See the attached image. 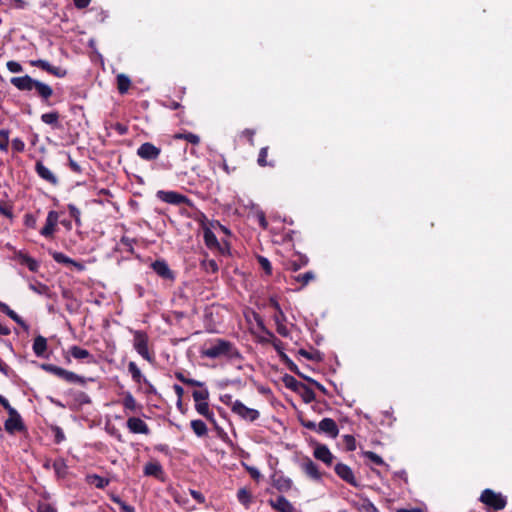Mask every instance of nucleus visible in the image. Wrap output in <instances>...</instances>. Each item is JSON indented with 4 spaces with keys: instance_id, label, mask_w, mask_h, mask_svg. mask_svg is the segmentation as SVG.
<instances>
[{
    "instance_id": "1",
    "label": "nucleus",
    "mask_w": 512,
    "mask_h": 512,
    "mask_svg": "<svg viewBox=\"0 0 512 512\" xmlns=\"http://www.w3.org/2000/svg\"><path fill=\"white\" fill-rule=\"evenodd\" d=\"M203 357L217 359L224 357L228 360H242V355L238 348L230 341L216 338L206 343V347L201 352Z\"/></svg>"
},
{
    "instance_id": "2",
    "label": "nucleus",
    "mask_w": 512,
    "mask_h": 512,
    "mask_svg": "<svg viewBox=\"0 0 512 512\" xmlns=\"http://www.w3.org/2000/svg\"><path fill=\"white\" fill-rule=\"evenodd\" d=\"M40 368L68 384H76L85 387L88 382L94 381L93 378H86L54 364L42 363L40 364Z\"/></svg>"
},
{
    "instance_id": "3",
    "label": "nucleus",
    "mask_w": 512,
    "mask_h": 512,
    "mask_svg": "<svg viewBox=\"0 0 512 512\" xmlns=\"http://www.w3.org/2000/svg\"><path fill=\"white\" fill-rule=\"evenodd\" d=\"M133 333V347L136 352L145 360L152 363L154 361V354L149 351L148 343L149 337L145 331L134 330Z\"/></svg>"
},
{
    "instance_id": "4",
    "label": "nucleus",
    "mask_w": 512,
    "mask_h": 512,
    "mask_svg": "<svg viewBox=\"0 0 512 512\" xmlns=\"http://www.w3.org/2000/svg\"><path fill=\"white\" fill-rule=\"evenodd\" d=\"M480 501L489 509L494 511L502 510L507 505V499L505 496L488 488L482 491L480 495Z\"/></svg>"
},
{
    "instance_id": "5",
    "label": "nucleus",
    "mask_w": 512,
    "mask_h": 512,
    "mask_svg": "<svg viewBox=\"0 0 512 512\" xmlns=\"http://www.w3.org/2000/svg\"><path fill=\"white\" fill-rule=\"evenodd\" d=\"M34 91L40 98L42 105L46 107L53 106L57 100H55V93L53 89L46 83L34 79Z\"/></svg>"
},
{
    "instance_id": "6",
    "label": "nucleus",
    "mask_w": 512,
    "mask_h": 512,
    "mask_svg": "<svg viewBox=\"0 0 512 512\" xmlns=\"http://www.w3.org/2000/svg\"><path fill=\"white\" fill-rule=\"evenodd\" d=\"M156 196L161 201L172 204V205H182L185 204L189 207L193 206L192 201L186 196L176 191H164L159 190L156 193Z\"/></svg>"
},
{
    "instance_id": "7",
    "label": "nucleus",
    "mask_w": 512,
    "mask_h": 512,
    "mask_svg": "<svg viewBox=\"0 0 512 512\" xmlns=\"http://www.w3.org/2000/svg\"><path fill=\"white\" fill-rule=\"evenodd\" d=\"M231 410L241 419L249 422H254L260 417V413L258 410L247 407L240 400H235L232 403Z\"/></svg>"
},
{
    "instance_id": "8",
    "label": "nucleus",
    "mask_w": 512,
    "mask_h": 512,
    "mask_svg": "<svg viewBox=\"0 0 512 512\" xmlns=\"http://www.w3.org/2000/svg\"><path fill=\"white\" fill-rule=\"evenodd\" d=\"M161 153V149L151 142H145L137 149V155L145 161L156 160Z\"/></svg>"
},
{
    "instance_id": "9",
    "label": "nucleus",
    "mask_w": 512,
    "mask_h": 512,
    "mask_svg": "<svg viewBox=\"0 0 512 512\" xmlns=\"http://www.w3.org/2000/svg\"><path fill=\"white\" fill-rule=\"evenodd\" d=\"M152 270L162 279L174 281L175 274L164 259H157L151 263Z\"/></svg>"
},
{
    "instance_id": "10",
    "label": "nucleus",
    "mask_w": 512,
    "mask_h": 512,
    "mask_svg": "<svg viewBox=\"0 0 512 512\" xmlns=\"http://www.w3.org/2000/svg\"><path fill=\"white\" fill-rule=\"evenodd\" d=\"M34 67H37L57 78H64L67 75V70L60 67L51 65L48 61L38 59L34 60Z\"/></svg>"
},
{
    "instance_id": "11",
    "label": "nucleus",
    "mask_w": 512,
    "mask_h": 512,
    "mask_svg": "<svg viewBox=\"0 0 512 512\" xmlns=\"http://www.w3.org/2000/svg\"><path fill=\"white\" fill-rule=\"evenodd\" d=\"M35 494H38L41 498L38 500L37 512H58L56 504L52 501L49 493L43 491L38 492L34 490Z\"/></svg>"
},
{
    "instance_id": "12",
    "label": "nucleus",
    "mask_w": 512,
    "mask_h": 512,
    "mask_svg": "<svg viewBox=\"0 0 512 512\" xmlns=\"http://www.w3.org/2000/svg\"><path fill=\"white\" fill-rule=\"evenodd\" d=\"M301 470L307 477L314 481H321L323 474L319 471L316 463L310 458L306 457L300 464Z\"/></svg>"
},
{
    "instance_id": "13",
    "label": "nucleus",
    "mask_w": 512,
    "mask_h": 512,
    "mask_svg": "<svg viewBox=\"0 0 512 512\" xmlns=\"http://www.w3.org/2000/svg\"><path fill=\"white\" fill-rule=\"evenodd\" d=\"M272 486L279 492H288L292 488V480L284 476L281 472H275L271 476Z\"/></svg>"
},
{
    "instance_id": "14",
    "label": "nucleus",
    "mask_w": 512,
    "mask_h": 512,
    "mask_svg": "<svg viewBox=\"0 0 512 512\" xmlns=\"http://www.w3.org/2000/svg\"><path fill=\"white\" fill-rule=\"evenodd\" d=\"M335 473L342 479L344 480L345 482H347L348 484L354 486V487H357L358 486V483L356 481V478L354 476V473L352 471V469L346 465V464H343V463H338L335 465Z\"/></svg>"
},
{
    "instance_id": "15",
    "label": "nucleus",
    "mask_w": 512,
    "mask_h": 512,
    "mask_svg": "<svg viewBox=\"0 0 512 512\" xmlns=\"http://www.w3.org/2000/svg\"><path fill=\"white\" fill-rule=\"evenodd\" d=\"M58 213L50 211L47 215L44 227L40 230V234L45 238H52L58 223Z\"/></svg>"
},
{
    "instance_id": "16",
    "label": "nucleus",
    "mask_w": 512,
    "mask_h": 512,
    "mask_svg": "<svg viewBox=\"0 0 512 512\" xmlns=\"http://www.w3.org/2000/svg\"><path fill=\"white\" fill-rule=\"evenodd\" d=\"M317 432L324 433L331 438H336L339 434V429L332 418H323L318 424Z\"/></svg>"
},
{
    "instance_id": "17",
    "label": "nucleus",
    "mask_w": 512,
    "mask_h": 512,
    "mask_svg": "<svg viewBox=\"0 0 512 512\" xmlns=\"http://www.w3.org/2000/svg\"><path fill=\"white\" fill-rule=\"evenodd\" d=\"M126 425L131 433L145 435H148L150 433L148 425L141 418L130 417L126 422Z\"/></svg>"
},
{
    "instance_id": "18",
    "label": "nucleus",
    "mask_w": 512,
    "mask_h": 512,
    "mask_svg": "<svg viewBox=\"0 0 512 512\" xmlns=\"http://www.w3.org/2000/svg\"><path fill=\"white\" fill-rule=\"evenodd\" d=\"M4 427L5 430L10 434H14L15 432H27V428L24 425L18 412L16 415L9 416V418L5 421Z\"/></svg>"
},
{
    "instance_id": "19",
    "label": "nucleus",
    "mask_w": 512,
    "mask_h": 512,
    "mask_svg": "<svg viewBox=\"0 0 512 512\" xmlns=\"http://www.w3.org/2000/svg\"><path fill=\"white\" fill-rule=\"evenodd\" d=\"M143 473L145 476H152L160 481L165 480V472L163 470V467L157 461H150L146 463L143 469Z\"/></svg>"
},
{
    "instance_id": "20",
    "label": "nucleus",
    "mask_w": 512,
    "mask_h": 512,
    "mask_svg": "<svg viewBox=\"0 0 512 512\" xmlns=\"http://www.w3.org/2000/svg\"><path fill=\"white\" fill-rule=\"evenodd\" d=\"M268 503L278 512H295V508L291 502L282 495H279L274 499H269Z\"/></svg>"
},
{
    "instance_id": "21",
    "label": "nucleus",
    "mask_w": 512,
    "mask_h": 512,
    "mask_svg": "<svg viewBox=\"0 0 512 512\" xmlns=\"http://www.w3.org/2000/svg\"><path fill=\"white\" fill-rule=\"evenodd\" d=\"M70 355L78 360H86V363H94L95 358L94 356L87 350L80 346L73 345L69 348Z\"/></svg>"
},
{
    "instance_id": "22",
    "label": "nucleus",
    "mask_w": 512,
    "mask_h": 512,
    "mask_svg": "<svg viewBox=\"0 0 512 512\" xmlns=\"http://www.w3.org/2000/svg\"><path fill=\"white\" fill-rule=\"evenodd\" d=\"M52 257L59 264L72 265L77 271H83L85 269L83 263L73 260L62 252H53Z\"/></svg>"
},
{
    "instance_id": "23",
    "label": "nucleus",
    "mask_w": 512,
    "mask_h": 512,
    "mask_svg": "<svg viewBox=\"0 0 512 512\" xmlns=\"http://www.w3.org/2000/svg\"><path fill=\"white\" fill-rule=\"evenodd\" d=\"M314 457L322 462H324L326 465H331L334 459V456L328 449L326 445L318 444L316 448L314 449Z\"/></svg>"
},
{
    "instance_id": "24",
    "label": "nucleus",
    "mask_w": 512,
    "mask_h": 512,
    "mask_svg": "<svg viewBox=\"0 0 512 512\" xmlns=\"http://www.w3.org/2000/svg\"><path fill=\"white\" fill-rule=\"evenodd\" d=\"M35 169L37 174L48 183L52 185H56L58 183V179L54 175V173L49 168L44 166V164L41 161H37Z\"/></svg>"
},
{
    "instance_id": "25",
    "label": "nucleus",
    "mask_w": 512,
    "mask_h": 512,
    "mask_svg": "<svg viewBox=\"0 0 512 512\" xmlns=\"http://www.w3.org/2000/svg\"><path fill=\"white\" fill-rule=\"evenodd\" d=\"M195 410L197 411L198 414L205 417L210 423H212L216 428H218L214 417V413L209 408L208 401L195 403Z\"/></svg>"
},
{
    "instance_id": "26",
    "label": "nucleus",
    "mask_w": 512,
    "mask_h": 512,
    "mask_svg": "<svg viewBox=\"0 0 512 512\" xmlns=\"http://www.w3.org/2000/svg\"><path fill=\"white\" fill-rule=\"evenodd\" d=\"M34 354L38 357H48L47 339L41 335L34 337Z\"/></svg>"
},
{
    "instance_id": "27",
    "label": "nucleus",
    "mask_w": 512,
    "mask_h": 512,
    "mask_svg": "<svg viewBox=\"0 0 512 512\" xmlns=\"http://www.w3.org/2000/svg\"><path fill=\"white\" fill-rule=\"evenodd\" d=\"M295 256H296V259H291L287 263V269H290L294 272L307 266L309 263V258L306 255L297 253Z\"/></svg>"
},
{
    "instance_id": "28",
    "label": "nucleus",
    "mask_w": 512,
    "mask_h": 512,
    "mask_svg": "<svg viewBox=\"0 0 512 512\" xmlns=\"http://www.w3.org/2000/svg\"><path fill=\"white\" fill-rule=\"evenodd\" d=\"M67 394L72 397V399L74 400V402L79 405V406H83V405H86V404H90L91 403V398L89 397V395L83 391H78V390H73V389H70Z\"/></svg>"
},
{
    "instance_id": "29",
    "label": "nucleus",
    "mask_w": 512,
    "mask_h": 512,
    "mask_svg": "<svg viewBox=\"0 0 512 512\" xmlns=\"http://www.w3.org/2000/svg\"><path fill=\"white\" fill-rule=\"evenodd\" d=\"M128 372L131 374L132 380L138 385H141L147 379L134 361L128 363Z\"/></svg>"
},
{
    "instance_id": "30",
    "label": "nucleus",
    "mask_w": 512,
    "mask_h": 512,
    "mask_svg": "<svg viewBox=\"0 0 512 512\" xmlns=\"http://www.w3.org/2000/svg\"><path fill=\"white\" fill-rule=\"evenodd\" d=\"M86 482L90 485H94L98 489H104L109 485L110 480L97 474H89L86 476Z\"/></svg>"
},
{
    "instance_id": "31",
    "label": "nucleus",
    "mask_w": 512,
    "mask_h": 512,
    "mask_svg": "<svg viewBox=\"0 0 512 512\" xmlns=\"http://www.w3.org/2000/svg\"><path fill=\"white\" fill-rule=\"evenodd\" d=\"M40 118H41L42 122H44L47 125H50L52 128L59 127L60 114L56 110H53V111H50L47 113H43Z\"/></svg>"
},
{
    "instance_id": "32",
    "label": "nucleus",
    "mask_w": 512,
    "mask_h": 512,
    "mask_svg": "<svg viewBox=\"0 0 512 512\" xmlns=\"http://www.w3.org/2000/svg\"><path fill=\"white\" fill-rule=\"evenodd\" d=\"M11 83L19 90H32V77L25 75L22 77H14Z\"/></svg>"
},
{
    "instance_id": "33",
    "label": "nucleus",
    "mask_w": 512,
    "mask_h": 512,
    "mask_svg": "<svg viewBox=\"0 0 512 512\" xmlns=\"http://www.w3.org/2000/svg\"><path fill=\"white\" fill-rule=\"evenodd\" d=\"M0 311L5 313L11 319H13L16 323L21 325L26 332L29 330V325L23 321L13 310H11L5 303L0 302Z\"/></svg>"
},
{
    "instance_id": "34",
    "label": "nucleus",
    "mask_w": 512,
    "mask_h": 512,
    "mask_svg": "<svg viewBox=\"0 0 512 512\" xmlns=\"http://www.w3.org/2000/svg\"><path fill=\"white\" fill-rule=\"evenodd\" d=\"M316 278L315 273L313 271H307L305 273H301L295 276H292V279L300 284L298 290L306 287L311 281Z\"/></svg>"
},
{
    "instance_id": "35",
    "label": "nucleus",
    "mask_w": 512,
    "mask_h": 512,
    "mask_svg": "<svg viewBox=\"0 0 512 512\" xmlns=\"http://www.w3.org/2000/svg\"><path fill=\"white\" fill-rule=\"evenodd\" d=\"M117 89L119 94L124 95L131 87V79L126 74H118L116 77Z\"/></svg>"
},
{
    "instance_id": "36",
    "label": "nucleus",
    "mask_w": 512,
    "mask_h": 512,
    "mask_svg": "<svg viewBox=\"0 0 512 512\" xmlns=\"http://www.w3.org/2000/svg\"><path fill=\"white\" fill-rule=\"evenodd\" d=\"M203 238H204L205 245L209 249H215L216 247H220V242L218 241L216 235L214 234V232L211 229L206 228L204 230Z\"/></svg>"
},
{
    "instance_id": "37",
    "label": "nucleus",
    "mask_w": 512,
    "mask_h": 512,
    "mask_svg": "<svg viewBox=\"0 0 512 512\" xmlns=\"http://www.w3.org/2000/svg\"><path fill=\"white\" fill-rule=\"evenodd\" d=\"M280 361L287 367L288 370L295 373L302 379L306 377L298 368V366L289 358V356L286 353H281Z\"/></svg>"
},
{
    "instance_id": "38",
    "label": "nucleus",
    "mask_w": 512,
    "mask_h": 512,
    "mask_svg": "<svg viewBox=\"0 0 512 512\" xmlns=\"http://www.w3.org/2000/svg\"><path fill=\"white\" fill-rule=\"evenodd\" d=\"M190 426L193 430V432L198 437H204L207 435L208 429L204 421L200 419H195L190 422Z\"/></svg>"
},
{
    "instance_id": "39",
    "label": "nucleus",
    "mask_w": 512,
    "mask_h": 512,
    "mask_svg": "<svg viewBox=\"0 0 512 512\" xmlns=\"http://www.w3.org/2000/svg\"><path fill=\"white\" fill-rule=\"evenodd\" d=\"M174 140H185L188 143H191L193 145H198L200 143V137L197 134H194L192 132H183V133H176L173 135Z\"/></svg>"
},
{
    "instance_id": "40",
    "label": "nucleus",
    "mask_w": 512,
    "mask_h": 512,
    "mask_svg": "<svg viewBox=\"0 0 512 512\" xmlns=\"http://www.w3.org/2000/svg\"><path fill=\"white\" fill-rule=\"evenodd\" d=\"M122 405L125 410H129L131 412H134L138 409L139 405L137 404L136 399L132 395L131 392L127 391L124 394V398L122 400Z\"/></svg>"
},
{
    "instance_id": "41",
    "label": "nucleus",
    "mask_w": 512,
    "mask_h": 512,
    "mask_svg": "<svg viewBox=\"0 0 512 512\" xmlns=\"http://www.w3.org/2000/svg\"><path fill=\"white\" fill-rule=\"evenodd\" d=\"M283 383L285 385L286 388L290 389L291 391L293 392H296L298 393V391L300 390V388L302 387V385L304 383L298 381L296 378H294L293 376L291 375H288L286 374L284 377H283Z\"/></svg>"
},
{
    "instance_id": "42",
    "label": "nucleus",
    "mask_w": 512,
    "mask_h": 512,
    "mask_svg": "<svg viewBox=\"0 0 512 512\" xmlns=\"http://www.w3.org/2000/svg\"><path fill=\"white\" fill-rule=\"evenodd\" d=\"M268 150H269V147L265 146V147H262L259 151L258 158H257V164L260 167H266V166L274 167L275 166V162L273 160H271V161L267 160Z\"/></svg>"
},
{
    "instance_id": "43",
    "label": "nucleus",
    "mask_w": 512,
    "mask_h": 512,
    "mask_svg": "<svg viewBox=\"0 0 512 512\" xmlns=\"http://www.w3.org/2000/svg\"><path fill=\"white\" fill-rule=\"evenodd\" d=\"M305 403H311L316 399L315 392L306 384H303L298 393Z\"/></svg>"
},
{
    "instance_id": "44",
    "label": "nucleus",
    "mask_w": 512,
    "mask_h": 512,
    "mask_svg": "<svg viewBox=\"0 0 512 512\" xmlns=\"http://www.w3.org/2000/svg\"><path fill=\"white\" fill-rule=\"evenodd\" d=\"M174 375L177 380H179L181 383H183L185 385L193 386V387H203L204 386V382H201V381H198V380H195L192 378H187V377H185L183 372L177 371V372H175Z\"/></svg>"
},
{
    "instance_id": "45",
    "label": "nucleus",
    "mask_w": 512,
    "mask_h": 512,
    "mask_svg": "<svg viewBox=\"0 0 512 512\" xmlns=\"http://www.w3.org/2000/svg\"><path fill=\"white\" fill-rule=\"evenodd\" d=\"M201 388L202 389H200V390H194L192 392V397H193V400L195 403L205 402V401H208V399H209L210 394H209L208 389L205 387V385Z\"/></svg>"
},
{
    "instance_id": "46",
    "label": "nucleus",
    "mask_w": 512,
    "mask_h": 512,
    "mask_svg": "<svg viewBox=\"0 0 512 512\" xmlns=\"http://www.w3.org/2000/svg\"><path fill=\"white\" fill-rule=\"evenodd\" d=\"M237 499L242 505L248 507L251 503L252 495L246 488H240L237 492Z\"/></svg>"
},
{
    "instance_id": "47",
    "label": "nucleus",
    "mask_w": 512,
    "mask_h": 512,
    "mask_svg": "<svg viewBox=\"0 0 512 512\" xmlns=\"http://www.w3.org/2000/svg\"><path fill=\"white\" fill-rule=\"evenodd\" d=\"M67 210L70 216L74 219L76 226L80 227L82 225L80 209L76 207V205L69 203L67 205Z\"/></svg>"
},
{
    "instance_id": "48",
    "label": "nucleus",
    "mask_w": 512,
    "mask_h": 512,
    "mask_svg": "<svg viewBox=\"0 0 512 512\" xmlns=\"http://www.w3.org/2000/svg\"><path fill=\"white\" fill-rule=\"evenodd\" d=\"M267 333H268L269 337L271 338V340H269V341L272 343L274 349L277 351L279 358H281V353H285L284 352V343L280 339L276 338L273 333H271V332H267Z\"/></svg>"
},
{
    "instance_id": "49",
    "label": "nucleus",
    "mask_w": 512,
    "mask_h": 512,
    "mask_svg": "<svg viewBox=\"0 0 512 512\" xmlns=\"http://www.w3.org/2000/svg\"><path fill=\"white\" fill-rule=\"evenodd\" d=\"M110 499L120 506L121 512H135L134 507L126 504L119 496L113 494Z\"/></svg>"
},
{
    "instance_id": "50",
    "label": "nucleus",
    "mask_w": 512,
    "mask_h": 512,
    "mask_svg": "<svg viewBox=\"0 0 512 512\" xmlns=\"http://www.w3.org/2000/svg\"><path fill=\"white\" fill-rule=\"evenodd\" d=\"M359 512H379L377 507L369 500L364 499L358 507Z\"/></svg>"
},
{
    "instance_id": "51",
    "label": "nucleus",
    "mask_w": 512,
    "mask_h": 512,
    "mask_svg": "<svg viewBox=\"0 0 512 512\" xmlns=\"http://www.w3.org/2000/svg\"><path fill=\"white\" fill-rule=\"evenodd\" d=\"M298 354L308 360L317 361V362L322 360V357H321V354L319 351H315V352L311 353L305 349H300L298 351Z\"/></svg>"
},
{
    "instance_id": "52",
    "label": "nucleus",
    "mask_w": 512,
    "mask_h": 512,
    "mask_svg": "<svg viewBox=\"0 0 512 512\" xmlns=\"http://www.w3.org/2000/svg\"><path fill=\"white\" fill-rule=\"evenodd\" d=\"M257 261L260 265V267L265 271L267 275L272 274V265L271 262L262 255H257Z\"/></svg>"
},
{
    "instance_id": "53",
    "label": "nucleus",
    "mask_w": 512,
    "mask_h": 512,
    "mask_svg": "<svg viewBox=\"0 0 512 512\" xmlns=\"http://www.w3.org/2000/svg\"><path fill=\"white\" fill-rule=\"evenodd\" d=\"M364 456L375 465H386L384 460L375 452L366 451L364 452Z\"/></svg>"
},
{
    "instance_id": "54",
    "label": "nucleus",
    "mask_w": 512,
    "mask_h": 512,
    "mask_svg": "<svg viewBox=\"0 0 512 512\" xmlns=\"http://www.w3.org/2000/svg\"><path fill=\"white\" fill-rule=\"evenodd\" d=\"M202 267L206 272L216 273L218 271V264L214 259L205 260L202 262Z\"/></svg>"
},
{
    "instance_id": "55",
    "label": "nucleus",
    "mask_w": 512,
    "mask_h": 512,
    "mask_svg": "<svg viewBox=\"0 0 512 512\" xmlns=\"http://www.w3.org/2000/svg\"><path fill=\"white\" fill-rule=\"evenodd\" d=\"M9 146V131L2 129L0 130V149L6 151Z\"/></svg>"
},
{
    "instance_id": "56",
    "label": "nucleus",
    "mask_w": 512,
    "mask_h": 512,
    "mask_svg": "<svg viewBox=\"0 0 512 512\" xmlns=\"http://www.w3.org/2000/svg\"><path fill=\"white\" fill-rule=\"evenodd\" d=\"M121 244L125 247L126 251L129 253L134 252L133 245L136 243V240L127 236H122L120 239Z\"/></svg>"
},
{
    "instance_id": "57",
    "label": "nucleus",
    "mask_w": 512,
    "mask_h": 512,
    "mask_svg": "<svg viewBox=\"0 0 512 512\" xmlns=\"http://www.w3.org/2000/svg\"><path fill=\"white\" fill-rule=\"evenodd\" d=\"M16 257L19 260L20 264L26 265L28 269L32 271V257L22 252L17 253Z\"/></svg>"
},
{
    "instance_id": "58",
    "label": "nucleus",
    "mask_w": 512,
    "mask_h": 512,
    "mask_svg": "<svg viewBox=\"0 0 512 512\" xmlns=\"http://www.w3.org/2000/svg\"><path fill=\"white\" fill-rule=\"evenodd\" d=\"M255 134H256V131L251 128H246L241 133L242 137H244L248 141L249 145H251V146L255 145V141H254Z\"/></svg>"
},
{
    "instance_id": "59",
    "label": "nucleus",
    "mask_w": 512,
    "mask_h": 512,
    "mask_svg": "<svg viewBox=\"0 0 512 512\" xmlns=\"http://www.w3.org/2000/svg\"><path fill=\"white\" fill-rule=\"evenodd\" d=\"M52 433H53L55 443L59 444L65 440L64 432L60 427H58V426L52 427Z\"/></svg>"
},
{
    "instance_id": "60",
    "label": "nucleus",
    "mask_w": 512,
    "mask_h": 512,
    "mask_svg": "<svg viewBox=\"0 0 512 512\" xmlns=\"http://www.w3.org/2000/svg\"><path fill=\"white\" fill-rule=\"evenodd\" d=\"M0 213L7 218H12V206L5 201H0Z\"/></svg>"
},
{
    "instance_id": "61",
    "label": "nucleus",
    "mask_w": 512,
    "mask_h": 512,
    "mask_svg": "<svg viewBox=\"0 0 512 512\" xmlns=\"http://www.w3.org/2000/svg\"><path fill=\"white\" fill-rule=\"evenodd\" d=\"M344 442L347 450L354 451L356 449V440L352 435H345Z\"/></svg>"
},
{
    "instance_id": "62",
    "label": "nucleus",
    "mask_w": 512,
    "mask_h": 512,
    "mask_svg": "<svg viewBox=\"0 0 512 512\" xmlns=\"http://www.w3.org/2000/svg\"><path fill=\"white\" fill-rule=\"evenodd\" d=\"M246 471L249 473L251 478H253L255 481H259L261 478V473L256 467L245 465Z\"/></svg>"
},
{
    "instance_id": "63",
    "label": "nucleus",
    "mask_w": 512,
    "mask_h": 512,
    "mask_svg": "<svg viewBox=\"0 0 512 512\" xmlns=\"http://www.w3.org/2000/svg\"><path fill=\"white\" fill-rule=\"evenodd\" d=\"M0 405L8 412L9 416L16 415L17 411L11 407L6 398L2 397V399H0Z\"/></svg>"
},
{
    "instance_id": "64",
    "label": "nucleus",
    "mask_w": 512,
    "mask_h": 512,
    "mask_svg": "<svg viewBox=\"0 0 512 512\" xmlns=\"http://www.w3.org/2000/svg\"><path fill=\"white\" fill-rule=\"evenodd\" d=\"M163 105L166 108L171 109V110L183 109V106L179 102L174 101L172 99L167 100L166 102L163 103Z\"/></svg>"
}]
</instances>
